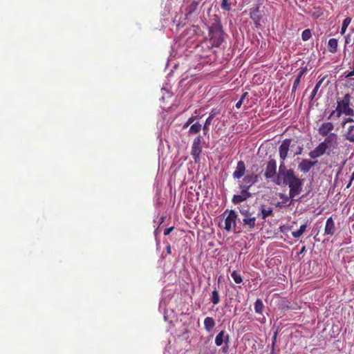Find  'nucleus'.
<instances>
[{"mask_svg": "<svg viewBox=\"0 0 354 354\" xmlns=\"http://www.w3.org/2000/svg\"><path fill=\"white\" fill-rule=\"evenodd\" d=\"M279 197H280L281 199H282L283 203H287L290 200V198H291L290 197V195L287 196V195H286L284 194H279Z\"/></svg>", "mask_w": 354, "mask_h": 354, "instance_id": "obj_36", "label": "nucleus"}, {"mask_svg": "<svg viewBox=\"0 0 354 354\" xmlns=\"http://www.w3.org/2000/svg\"><path fill=\"white\" fill-rule=\"evenodd\" d=\"M301 151V148H300V150H298V152L296 153L297 155L300 154Z\"/></svg>", "mask_w": 354, "mask_h": 354, "instance_id": "obj_50", "label": "nucleus"}, {"mask_svg": "<svg viewBox=\"0 0 354 354\" xmlns=\"http://www.w3.org/2000/svg\"><path fill=\"white\" fill-rule=\"evenodd\" d=\"M261 216L263 220H265L268 216L272 215V208L271 207H266L262 205L260 208Z\"/></svg>", "mask_w": 354, "mask_h": 354, "instance_id": "obj_21", "label": "nucleus"}, {"mask_svg": "<svg viewBox=\"0 0 354 354\" xmlns=\"http://www.w3.org/2000/svg\"><path fill=\"white\" fill-rule=\"evenodd\" d=\"M301 151V148H300V150H298V152L296 153L297 155L300 154Z\"/></svg>", "mask_w": 354, "mask_h": 354, "instance_id": "obj_51", "label": "nucleus"}, {"mask_svg": "<svg viewBox=\"0 0 354 354\" xmlns=\"http://www.w3.org/2000/svg\"><path fill=\"white\" fill-rule=\"evenodd\" d=\"M324 79H325V77H322L317 82V84H316L315 88H313V90L311 93V95H310L311 100H313L315 98V97L316 96L317 91H318L319 88H320L322 84L323 83Z\"/></svg>", "mask_w": 354, "mask_h": 354, "instance_id": "obj_31", "label": "nucleus"}, {"mask_svg": "<svg viewBox=\"0 0 354 354\" xmlns=\"http://www.w3.org/2000/svg\"><path fill=\"white\" fill-rule=\"evenodd\" d=\"M307 224L301 225L298 230L292 232V236L294 238H299L304 233Z\"/></svg>", "mask_w": 354, "mask_h": 354, "instance_id": "obj_29", "label": "nucleus"}, {"mask_svg": "<svg viewBox=\"0 0 354 354\" xmlns=\"http://www.w3.org/2000/svg\"><path fill=\"white\" fill-rule=\"evenodd\" d=\"M277 174V162L274 159L268 161L266 167L264 176L267 179H276Z\"/></svg>", "mask_w": 354, "mask_h": 354, "instance_id": "obj_7", "label": "nucleus"}, {"mask_svg": "<svg viewBox=\"0 0 354 354\" xmlns=\"http://www.w3.org/2000/svg\"><path fill=\"white\" fill-rule=\"evenodd\" d=\"M189 125H190V124H188V122H186L183 124V129H186V128H187Z\"/></svg>", "mask_w": 354, "mask_h": 354, "instance_id": "obj_45", "label": "nucleus"}, {"mask_svg": "<svg viewBox=\"0 0 354 354\" xmlns=\"http://www.w3.org/2000/svg\"><path fill=\"white\" fill-rule=\"evenodd\" d=\"M351 95L349 93L345 94L342 98L337 99L336 109L333 111L328 119H331L335 114L339 118L342 114L348 116H354V110L350 107Z\"/></svg>", "mask_w": 354, "mask_h": 354, "instance_id": "obj_2", "label": "nucleus"}, {"mask_svg": "<svg viewBox=\"0 0 354 354\" xmlns=\"http://www.w3.org/2000/svg\"><path fill=\"white\" fill-rule=\"evenodd\" d=\"M352 182H353V180H349V183L346 185V188H349L351 186Z\"/></svg>", "mask_w": 354, "mask_h": 354, "instance_id": "obj_46", "label": "nucleus"}, {"mask_svg": "<svg viewBox=\"0 0 354 354\" xmlns=\"http://www.w3.org/2000/svg\"><path fill=\"white\" fill-rule=\"evenodd\" d=\"M264 309L263 301L260 299H257L254 303V310L258 314H262Z\"/></svg>", "mask_w": 354, "mask_h": 354, "instance_id": "obj_28", "label": "nucleus"}, {"mask_svg": "<svg viewBox=\"0 0 354 354\" xmlns=\"http://www.w3.org/2000/svg\"><path fill=\"white\" fill-rule=\"evenodd\" d=\"M198 1H192L185 10V19L194 22L196 21V17L197 16Z\"/></svg>", "mask_w": 354, "mask_h": 354, "instance_id": "obj_5", "label": "nucleus"}, {"mask_svg": "<svg viewBox=\"0 0 354 354\" xmlns=\"http://www.w3.org/2000/svg\"><path fill=\"white\" fill-rule=\"evenodd\" d=\"M243 104V101L239 100L236 102V104L235 106H236V109H240V108L241 107V106H242V104Z\"/></svg>", "mask_w": 354, "mask_h": 354, "instance_id": "obj_41", "label": "nucleus"}, {"mask_svg": "<svg viewBox=\"0 0 354 354\" xmlns=\"http://www.w3.org/2000/svg\"><path fill=\"white\" fill-rule=\"evenodd\" d=\"M202 129V125L199 122L194 123L191 125L188 133L189 135H194L199 133Z\"/></svg>", "mask_w": 354, "mask_h": 354, "instance_id": "obj_27", "label": "nucleus"}, {"mask_svg": "<svg viewBox=\"0 0 354 354\" xmlns=\"http://www.w3.org/2000/svg\"><path fill=\"white\" fill-rule=\"evenodd\" d=\"M277 333H278L277 331H276L272 337V346L273 348L275 347V344L277 342Z\"/></svg>", "mask_w": 354, "mask_h": 354, "instance_id": "obj_37", "label": "nucleus"}, {"mask_svg": "<svg viewBox=\"0 0 354 354\" xmlns=\"http://www.w3.org/2000/svg\"><path fill=\"white\" fill-rule=\"evenodd\" d=\"M259 176L258 174L253 173H248L243 176L242 180L239 184L241 189L240 194L233 196L232 201L234 204H240L252 196V194L249 192L253 185L259 181Z\"/></svg>", "mask_w": 354, "mask_h": 354, "instance_id": "obj_1", "label": "nucleus"}, {"mask_svg": "<svg viewBox=\"0 0 354 354\" xmlns=\"http://www.w3.org/2000/svg\"><path fill=\"white\" fill-rule=\"evenodd\" d=\"M173 230H174V227L166 228L164 230V235L165 236L169 235L172 232Z\"/></svg>", "mask_w": 354, "mask_h": 354, "instance_id": "obj_38", "label": "nucleus"}, {"mask_svg": "<svg viewBox=\"0 0 354 354\" xmlns=\"http://www.w3.org/2000/svg\"><path fill=\"white\" fill-rule=\"evenodd\" d=\"M196 118V116H192V117L189 118V119L187 120V122H188V124H191L194 122Z\"/></svg>", "mask_w": 354, "mask_h": 354, "instance_id": "obj_40", "label": "nucleus"}, {"mask_svg": "<svg viewBox=\"0 0 354 354\" xmlns=\"http://www.w3.org/2000/svg\"><path fill=\"white\" fill-rule=\"evenodd\" d=\"M201 139L202 137L201 136H197L194 138L192 145L191 154L195 162L198 161L201 153L202 151Z\"/></svg>", "mask_w": 354, "mask_h": 354, "instance_id": "obj_6", "label": "nucleus"}, {"mask_svg": "<svg viewBox=\"0 0 354 354\" xmlns=\"http://www.w3.org/2000/svg\"><path fill=\"white\" fill-rule=\"evenodd\" d=\"M312 37L311 30L310 29H306L302 32L301 39L303 41H308Z\"/></svg>", "mask_w": 354, "mask_h": 354, "instance_id": "obj_34", "label": "nucleus"}, {"mask_svg": "<svg viewBox=\"0 0 354 354\" xmlns=\"http://www.w3.org/2000/svg\"><path fill=\"white\" fill-rule=\"evenodd\" d=\"M231 277L237 284L241 283L243 281L242 277L236 271H233L231 274Z\"/></svg>", "mask_w": 354, "mask_h": 354, "instance_id": "obj_33", "label": "nucleus"}, {"mask_svg": "<svg viewBox=\"0 0 354 354\" xmlns=\"http://www.w3.org/2000/svg\"><path fill=\"white\" fill-rule=\"evenodd\" d=\"M336 227L335 221L333 219L332 216L329 217L326 222L325 227H324V234L333 236L335 233Z\"/></svg>", "mask_w": 354, "mask_h": 354, "instance_id": "obj_15", "label": "nucleus"}, {"mask_svg": "<svg viewBox=\"0 0 354 354\" xmlns=\"http://www.w3.org/2000/svg\"><path fill=\"white\" fill-rule=\"evenodd\" d=\"M237 216V214L234 210L230 211L227 216L225 220L224 229L226 231L230 232L232 230H235Z\"/></svg>", "mask_w": 354, "mask_h": 354, "instance_id": "obj_8", "label": "nucleus"}, {"mask_svg": "<svg viewBox=\"0 0 354 354\" xmlns=\"http://www.w3.org/2000/svg\"><path fill=\"white\" fill-rule=\"evenodd\" d=\"M210 299L214 305H216L220 303V296L216 288H214L212 291Z\"/></svg>", "mask_w": 354, "mask_h": 354, "instance_id": "obj_30", "label": "nucleus"}, {"mask_svg": "<svg viewBox=\"0 0 354 354\" xmlns=\"http://www.w3.org/2000/svg\"><path fill=\"white\" fill-rule=\"evenodd\" d=\"M305 249H306L305 246L302 247V248L301 249V250H300V252H299V253H300V254L303 253V252L305 251Z\"/></svg>", "mask_w": 354, "mask_h": 354, "instance_id": "obj_47", "label": "nucleus"}, {"mask_svg": "<svg viewBox=\"0 0 354 354\" xmlns=\"http://www.w3.org/2000/svg\"><path fill=\"white\" fill-rule=\"evenodd\" d=\"M349 39H348V37H346V44H348L349 43Z\"/></svg>", "mask_w": 354, "mask_h": 354, "instance_id": "obj_53", "label": "nucleus"}, {"mask_svg": "<svg viewBox=\"0 0 354 354\" xmlns=\"http://www.w3.org/2000/svg\"><path fill=\"white\" fill-rule=\"evenodd\" d=\"M337 135L336 133H330L329 135L325 136V139L322 143L325 145V147L328 149L333 147L337 144Z\"/></svg>", "mask_w": 354, "mask_h": 354, "instance_id": "obj_17", "label": "nucleus"}, {"mask_svg": "<svg viewBox=\"0 0 354 354\" xmlns=\"http://www.w3.org/2000/svg\"><path fill=\"white\" fill-rule=\"evenodd\" d=\"M283 177V183L286 185H289L290 182H292L293 180L298 178L292 169H288L286 171L285 174L282 176Z\"/></svg>", "mask_w": 354, "mask_h": 354, "instance_id": "obj_18", "label": "nucleus"}, {"mask_svg": "<svg viewBox=\"0 0 354 354\" xmlns=\"http://www.w3.org/2000/svg\"><path fill=\"white\" fill-rule=\"evenodd\" d=\"M166 250H167V254H170L171 253V248L170 244H167V245L166 246Z\"/></svg>", "mask_w": 354, "mask_h": 354, "instance_id": "obj_42", "label": "nucleus"}, {"mask_svg": "<svg viewBox=\"0 0 354 354\" xmlns=\"http://www.w3.org/2000/svg\"><path fill=\"white\" fill-rule=\"evenodd\" d=\"M291 141V139H285L279 148V157L283 161L287 158Z\"/></svg>", "mask_w": 354, "mask_h": 354, "instance_id": "obj_10", "label": "nucleus"}, {"mask_svg": "<svg viewBox=\"0 0 354 354\" xmlns=\"http://www.w3.org/2000/svg\"><path fill=\"white\" fill-rule=\"evenodd\" d=\"M215 321L212 317H207L204 320V327L206 331L211 332L215 326Z\"/></svg>", "mask_w": 354, "mask_h": 354, "instance_id": "obj_22", "label": "nucleus"}, {"mask_svg": "<svg viewBox=\"0 0 354 354\" xmlns=\"http://www.w3.org/2000/svg\"><path fill=\"white\" fill-rule=\"evenodd\" d=\"M270 354H274V348L272 346Z\"/></svg>", "mask_w": 354, "mask_h": 354, "instance_id": "obj_48", "label": "nucleus"}, {"mask_svg": "<svg viewBox=\"0 0 354 354\" xmlns=\"http://www.w3.org/2000/svg\"><path fill=\"white\" fill-rule=\"evenodd\" d=\"M351 17H346L344 19V20L343 21L342 25V28H341V34L342 35H344L345 33V32H346L348 26L351 24Z\"/></svg>", "mask_w": 354, "mask_h": 354, "instance_id": "obj_32", "label": "nucleus"}, {"mask_svg": "<svg viewBox=\"0 0 354 354\" xmlns=\"http://www.w3.org/2000/svg\"><path fill=\"white\" fill-rule=\"evenodd\" d=\"M214 115H215L214 113H211L209 115V116L206 119L205 124L202 127L203 131V134L205 136H209V135H208L209 127L210 124H212V120L214 118Z\"/></svg>", "mask_w": 354, "mask_h": 354, "instance_id": "obj_23", "label": "nucleus"}, {"mask_svg": "<svg viewBox=\"0 0 354 354\" xmlns=\"http://www.w3.org/2000/svg\"><path fill=\"white\" fill-rule=\"evenodd\" d=\"M290 188V197L291 198H294L295 196L299 195L302 189V183L301 180L298 178L292 182H290V184L288 185Z\"/></svg>", "mask_w": 354, "mask_h": 354, "instance_id": "obj_9", "label": "nucleus"}, {"mask_svg": "<svg viewBox=\"0 0 354 354\" xmlns=\"http://www.w3.org/2000/svg\"><path fill=\"white\" fill-rule=\"evenodd\" d=\"M349 39H348V37H346V44H348L349 43Z\"/></svg>", "mask_w": 354, "mask_h": 354, "instance_id": "obj_52", "label": "nucleus"}, {"mask_svg": "<svg viewBox=\"0 0 354 354\" xmlns=\"http://www.w3.org/2000/svg\"><path fill=\"white\" fill-rule=\"evenodd\" d=\"M230 335L225 330L220 331L215 337V344L217 346H221L223 344H229Z\"/></svg>", "mask_w": 354, "mask_h": 354, "instance_id": "obj_12", "label": "nucleus"}, {"mask_svg": "<svg viewBox=\"0 0 354 354\" xmlns=\"http://www.w3.org/2000/svg\"><path fill=\"white\" fill-rule=\"evenodd\" d=\"M209 41L212 46L219 47L224 40V31L219 21H216L209 28Z\"/></svg>", "mask_w": 354, "mask_h": 354, "instance_id": "obj_3", "label": "nucleus"}, {"mask_svg": "<svg viewBox=\"0 0 354 354\" xmlns=\"http://www.w3.org/2000/svg\"><path fill=\"white\" fill-rule=\"evenodd\" d=\"M229 348V345L225 344V346L223 348V352L226 353Z\"/></svg>", "mask_w": 354, "mask_h": 354, "instance_id": "obj_44", "label": "nucleus"}, {"mask_svg": "<svg viewBox=\"0 0 354 354\" xmlns=\"http://www.w3.org/2000/svg\"><path fill=\"white\" fill-rule=\"evenodd\" d=\"M236 3V0H223L221 4L222 10L225 11H230L232 9V6Z\"/></svg>", "mask_w": 354, "mask_h": 354, "instance_id": "obj_25", "label": "nucleus"}, {"mask_svg": "<svg viewBox=\"0 0 354 354\" xmlns=\"http://www.w3.org/2000/svg\"><path fill=\"white\" fill-rule=\"evenodd\" d=\"M344 136L346 140L354 143V124L348 127Z\"/></svg>", "mask_w": 354, "mask_h": 354, "instance_id": "obj_20", "label": "nucleus"}, {"mask_svg": "<svg viewBox=\"0 0 354 354\" xmlns=\"http://www.w3.org/2000/svg\"><path fill=\"white\" fill-rule=\"evenodd\" d=\"M338 41L336 39L332 38L328 40V50L331 53H335L337 51Z\"/></svg>", "mask_w": 354, "mask_h": 354, "instance_id": "obj_24", "label": "nucleus"}, {"mask_svg": "<svg viewBox=\"0 0 354 354\" xmlns=\"http://www.w3.org/2000/svg\"><path fill=\"white\" fill-rule=\"evenodd\" d=\"M248 97H249V93H248V92H244V93L242 94V95H241V98H240V100H242V101H243V102L244 103L245 100L246 98H248Z\"/></svg>", "mask_w": 354, "mask_h": 354, "instance_id": "obj_39", "label": "nucleus"}, {"mask_svg": "<svg viewBox=\"0 0 354 354\" xmlns=\"http://www.w3.org/2000/svg\"><path fill=\"white\" fill-rule=\"evenodd\" d=\"M353 116H349L348 118H344L342 125V127H344L345 124L347 123H352L354 122V119L353 118Z\"/></svg>", "mask_w": 354, "mask_h": 354, "instance_id": "obj_35", "label": "nucleus"}, {"mask_svg": "<svg viewBox=\"0 0 354 354\" xmlns=\"http://www.w3.org/2000/svg\"><path fill=\"white\" fill-rule=\"evenodd\" d=\"M306 71H307L306 67L302 68L299 71V73H298V75H297V77L294 81L292 92H294L297 90V88H298V86L299 85V83L301 82V79L302 76L306 73Z\"/></svg>", "mask_w": 354, "mask_h": 354, "instance_id": "obj_19", "label": "nucleus"}, {"mask_svg": "<svg viewBox=\"0 0 354 354\" xmlns=\"http://www.w3.org/2000/svg\"><path fill=\"white\" fill-rule=\"evenodd\" d=\"M326 150L327 148L325 147V145L321 142L313 151H310L308 155L311 158L315 159L324 155Z\"/></svg>", "mask_w": 354, "mask_h": 354, "instance_id": "obj_14", "label": "nucleus"}, {"mask_svg": "<svg viewBox=\"0 0 354 354\" xmlns=\"http://www.w3.org/2000/svg\"><path fill=\"white\" fill-rule=\"evenodd\" d=\"M243 216L241 222L243 230L245 232H252L256 227L257 218L248 209L240 210Z\"/></svg>", "mask_w": 354, "mask_h": 354, "instance_id": "obj_4", "label": "nucleus"}, {"mask_svg": "<svg viewBox=\"0 0 354 354\" xmlns=\"http://www.w3.org/2000/svg\"><path fill=\"white\" fill-rule=\"evenodd\" d=\"M350 180H354V171L352 173Z\"/></svg>", "mask_w": 354, "mask_h": 354, "instance_id": "obj_49", "label": "nucleus"}, {"mask_svg": "<svg viewBox=\"0 0 354 354\" xmlns=\"http://www.w3.org/2000/svg\"><path fill=\"white\" fill-rule=\"evenodd\" d=\"M245 165L243 160H239L237 162L236 169L233 172L232 176L234 179H240L241 178L245 176Z\"/></svg>", "mask_w": 354, "mask_h": 354, "instance_id": "obj_13", "label": "nucleus"}, {"mask_svg": "<svg viewBox=\"0 0 354 354\" xmlns=\"http://www.w3.org/2000/svg\"><path fill=\"white\" fill-rule=\"evenodd\" d=\"M288 169H286L283 161L282 160V162L281 163L279 168V175L277 176L276 179L272 180L274 183H275L277 185H280L281 182L279 180L280 176H282L283 174H285L286 171H288Z\"/></svg>", "mask_w": 354, "mask_h": 354, "instance_id": "obj_26", "label": "nucleus"}, {"mask_svg": "<svg viewBox=\"0 0 354 354\" xmlns=\"http://www.w3.org/2000/svg\"><path fill=\"white\" fill-rule=\"evenodd\" d=\"M351 76H354V69L350 72H348L346 75V77H351Z\"/></svg>", "mask_w": 354, "mask_h": 354, "instance_id": "obj_43", "label": "nucleus"}, {"mask_svg": "<svg viewBox=\"0 0 354 354\" xmlns=\"http://www.w3.org/2000/svg\"><path fill=\"white\" fill-rule=\"evenodd\" d=\"M317 161H311L308 159H304L298 165V169L304 173L308 172L310 169L315 165Z\"/></svg>", "mask_w": 354, "mask_h": 354, "instance_id": "obj_16", "label": "nucleus"}, {"mask_svg": "<svg viewBox=\"0 0 354 354\" xmlns=\"http://www.w3.org/2000/svg\"><path fill=\"white\" fill-rule=\"evenodd\" d=\"M335 126L331 122H323L318 129V133L322 137H325L330 133H332V131L334 130Z\"/></svg>", "mask_w": 354, "mask_h": 354, "instance_id": "obj_11", "label": "nucleus"}]
</instances>
